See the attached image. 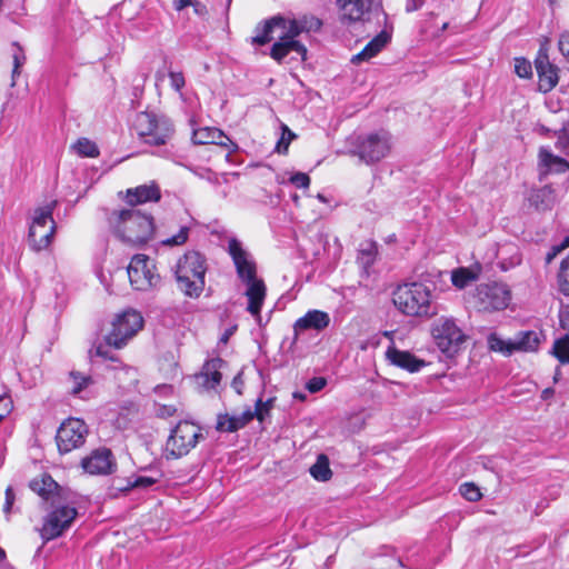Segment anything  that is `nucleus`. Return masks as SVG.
<instances>
[{
  "instance_id": "obj_1",
  "label": "nucleus",
  "mask_w": 569,
  "mask_h": 569,
  "mask_svg": "<svg viewBox=\"0 0 569 569\" xmlns=\"http://www.w3.org/2000/svg\"><path fill=\"white\" fill-rule=\"evenodd\" d=\"M109 223L116 237L131 247L147 243L154 230L153 218L134 208L113 211Z\"/></svg>"
},
{
  "instance_id": "obj_2",
  "label": "nucleus",
  "mask_w": 569,
  "mask_h": 569,
  "mask_svg": "<svg viewBox=\"0 0 569 569\" xmlns=\"http://www.w3.org/2000/svg\"><path fill=\"white\" fill-rule=\"evenodd\" d=\"M395 307L406 316L431 318L438 313L433 290L422 282H409L392 292Z\"/></svg>"
},
{
  "instance_id": "obj_3",
  "label": "nucleus",
  "mask_w": 569,
  "mask_h": 569,
  "mask_svg": "<svg viewBox=\"0 0 569 569\" xmlns=\"http://www.w3.org/2000/svg\"><path fill=\"white\" fill-rule=\"evenodd\" d=\"M321 26V20L315 17L301 20L287 19V33L286 36H279V41L272 44L270 57L278 63H281L290 52H296L302 60H306L307 48L297 40V37L302 32L318 31Z\"/></svg>"
},
{
  "instance_id": "obj_4",
  "label": "nucleus",
  "mask_w": 569,
  "mask_h": 569,
  "mask_svg": "<svg viewBox=\"0 0 569 569\" xmlns=\"http://www.w3.org/2000/svg\"><path fill=\"white\" fill-rule=\"evenodd\" d=\"M206 271V258L200 252H186L174 270L178 288L188 297H199L204 288Z\"/></svg>"
},
{
  "instance_id": "obj_5",
  "label": "nucleus",
  "mask_w": 569,
  "mask_h": 569,
  "mask_svg": "<svg viewBox=\"0 0 569 569\" xmlns=\"http://www.w3.org/2000/svg\"><path fill=\"white\" fill-rule=\"evenodd\" d=\"M133 129L139 140L149 146L166 144L173 134V126L166 118H159L151 112H140L136 116Z\"/></svg>"
},
{
  "instance_id": "obj_6",
  "label": "nucleus",
  "mask_w": 569,
  "mask_h": 569,
  "mask_svg": "<svg viewBox=\"0 0 569 569\" xmlns=\"http://www.w3.org/2000/svg\"><path fill=\"white\" fill-rule=\"evenodd\" d=\"M56 204L57 201L53 200L34 210L28 239L31 248L36 251L47 249L52 241L56 232V222L52 218V212Z\"/></svg>"
},
{
  "instance_id": "obj_7",
  "label": "nucleus",
  "mask_w": 569,
  "mask_h": 569,
  "mask_svg": "<svg viewBox=\"0 0 569 569\" xmlns=\"http://www.w3.org/2000/svg\"><path fill=\"white\" fill-rule=\"evenodd\" d=\"M143 327V318L140 312L136 310H126L117 315L112 322L110 330L104 336V343L107 346L120 349L133 338Z\"/></svg>"
},
{
  "instance_id": "obj_8",
  "label": "nucleus",
  "mask_w": 569,
  "mask_h": 569,
  "mask_svg": "<svg viewBox=\"0 0 569 569\" xmlns=\"http://www.w3.org/2000/svg\"><path fill=\"white\" fill-rule=\"evenodd\" d=\"M391 151V136L387 131L371 132L358 136L355 142L353 156L367 164H373L386 158Z\"/></svg>"
},
{
  "instance_id": "obj_9",
  "label": "nucleus",
  "mask_w": 569,
  "mask_h": 569,
  "mask_svg": "<svg viewBox=\"0 0 569 569\" xmlns=\"http://www.w3.org/2000/svg\"><path fill=\"white\" fill-rule=\"evenodd\" d=\"M203 438L201 429L196 423L180 421L170 432L166 442L167 458H181L190 452L199 439Z\"/></svg>"
},
{
  "instance_id": "obj_10",
  "label": "nucleus",
  "mask_w": 569,
  "mask_h": 569,
  "mask_svg": "<svg viewBox=\"0 0 569 569\" xmlns=\"http://www.w3.org/2000/svg\"><path fill=\"white\" fill-rule=\"evenodd\" d=\"M51 511L43 519L40 536L44 541L53 540L67 531L78 516L74 507L60 502L50 505Z\"/></svg>"
},
{
  "instance_id": "obj_11",
  "label": "nucleus",
  "mask_w": 569,
  "mask_h": 569,
  "mask_svg": "<svg viewBox=\"0 0 569 569\" xmlns=\"http://www.w3.org/2000/svg\"><path fill=\"white\" fill-rule=\"evenodd\" d=\"M542 339V333L535 330L519 331L512 339L503 340L492 333L488 338L489 348L505 356H511L513 352H533L537 351Z\"/></svg>"
},
{
  "instance_id": "obj_12",
  "label": "nucleus",
  "mask_w": 569,
  "mask_h": 569,
  "mask_svg": "<svg viewBox=\"0 0 569 569\" xmlns=\"http://www.w3.org/2000/svg\"><path fill=\"white\" fill-rule=\"evenodd\" d=\"M432 337L441 352L452 357L466 340L462 330L451 318H439L432 326Z\"/></svg>"
},
{
  "instance_id": "obj_13",
  "label": "nucleus",
  "mask_w": 569,
  "mask_h": 569,
  "mask_svg": "<svg viewBox=\"0 0 569 569\" xmlns=\"http://www.w3.org/2000/svg\"><path fill=\"white\" fill-rule=\"evenodd\" d=\"M511 291L506 283L491 282L477 287L476 302L482 311H499L509 306Z\"/></svg>"
},
{
  "instance_id": "obj_14",
  "label": "nucleus",
  "mask_w": 569,
  "mask_h": 569,
  "mask_svg": "<svg viewBox=\"0 0 569 569\" xmlns=\"http://www.w3.org/2000/svg\"><path fill=\"white\" fill-rule=\"evenodd\" d=\"M88 436V427L83 420L69 418L64 420L56 435L58 450L61 455L82 447Z\"/></svg>"
},
{
  "instance_id": "obj_15",
  "label": "nucleus",
  "mask_w": 569,
  "mask_h": 569,
  "mask_svg": "<svg viewBox=\"0 0 569 569\" xmlns=\"http://www.w3.org/2000/svg\"><path fill=\"white\" fill-rule=\"evenodd\" d=\"M128 277L136 290H148L159 282L152 260L146 254H136L128 266Z\"/></svg>"
},
{
  "instance_id": "obj_16",
  "label": "nucleus",
  "mask_w": 569,
  "mask_h": 569,
  "mask_svg": "<svg viewBox=\"0 0 569 569\" xmlns=\"http://www.w3.org/2000/svg\"><path fill=\"white\" fill-rule=\"evenodd\" d=\"M228 252L232 258L237 274L242 282L257 278V264L251 254L242 248L241 242L231 238L228 243Z\"/></svg>"
},
{
  "instance_id": "obj_17",
  "label": "nucleus",
  "mask_w": 569,
  "mask_h": 569,
  "mask_svg": "<svg viewBox=\"0 0 569 569\" xmlns=\"http://www.w3.org/2000/svg\"><path fill=\"white\" fill-rule=\"evenodd\" d=\"M29 488L50 505L67 502V490L47 472L33 478L29 482Z\"/></svg>"
},
{
  "instance_id": "obj_18",
  "label": "nucleus",
  "mask_w": 569,
  "mask_h": 569,
  "mask_svg": "<svg viewBox=\"0 0 569 569\" xmlns=\"http://www.w3.org/2000/svg\"><path fill=\"white\" fill-rule=\"evenodd\" d=\"M81 467L90 475H109L113 471L116 462L110 449L99 448L81 460Z\"/></svg>"
},
{
  "instance_id": "obj_19",
  "label": "nucleus",
  "mask_w": 569,
  "mask_h": 569,
  "mask_svg": "<svg viewBox=\"0 0 569 569\" xmlns=\"http://www.w3.org/2000/svg\"><path fill=\"white\" fill-rule=\"evenodd\" d=\"M535 67L539 78L540 91L549 92L558 83V68L549 60L547 50L541 48L535 59Z\"/></svg>"
},
{
  "instance_id": "obj_20",
  "label": "nucleus",
  "mask_w": 569,
  "mask_h": 569,
  "mask_svg": "<svg viewBox=\"0 0 569 569\" xmlns=\"http://www.w3.org/2000/svg\"><path fill=\"white\" fill-rule=\"evenodd\" d=\"M278 32L279 36H286L287 19L280 16L272 17L263 22H260L254 28V36L251 38V43L257 46H264L273 39V33Z\"/></svg>"
},
{
  "instance_id": "obj_21",
  "label": "nucleus",
  "mask_w": 569,
  "mask_h": 569,
  "mask_svg": "<svg viewBox=\"0 0 569 569\" xmlns=\"http://www.w3.org/2000/svg\"><path fill=\"white\" fill-rule=\"evenodd\" d=\"M194 144H217L224 148L229 153L237 150L238 146L218 128L203 127L192 132Z\"/></svg>"
},
{
  "instance_id": "obj_22",
  "label": "nucleus",
  "mask_w": 569,
  "mask_h": 569,
  "mask_svg": "<svg viewBox=\"0 0 569 569\" xmlns=\"http://www.w3.org/2000/svg\"><path fill=\"white\" fill-rule=\"evenodd\" d=\"M569 169V162L555 156L547 148L539 150V180L542 181L549 173H562Z\"/></svg>"
},
{
  "instance_id": "obj_23",
  "label": "nucleus",
  "mask_w": 569,
  "mask_h": 569,
  "mask_svg": "<svg viewBox=\"0 0 569 569\" xmlns=\"http://www.w3.org/2000/svg\"><path fill=\"white\" fill-rule=\"evenodd\" d=\"M386 358L391 365L409 372H418L426 365L425 360L417 358L409 351L399 350L396 347H389L387 349Z\"/></svg>"
},
{
  "instance_id": "obj_24",
  "label": "nucleus",
  "mask_w": 569,
  "mask_h": 569,
  "mask_svg": "<svg viewBox=\"0 0 569 569\" xmlns=\"http://www.w3.org/2000/svg\"><path fill=\"white\" fill-rule=\"evenodd\" d=\"M67 383L69 395L80 399H90L92 397L91 388L94 385V380L90 375L72 370L68 375Z\"/></svg>"
},
{
  "instance_id": "obj_25",
  "label": "nucleus",
  "mask_w": 569,
  "mask_h": 569,
  "mask_svg": "<svg viewBox=\"0 0 569 569\" xmlns=\"http://www.w3.org/2000/svg\"><path fill=\"white\" fill-rule=\"evenodd\" d=\"M223 363V360L220 358L208 360L203 365L201 372L196 376L198 383L207 390L214 389L219 386L222 378L220 369Z\"/></svg>"
},
{
  "instance_id": "obj_26",
  "label": "nucleus",
  "mask_w": 569,
  "mask_h": 569,
  "mask_svg": "<svg viewBox=\"0 0 569 569\" xmlns=\"http://www.w3.org/2000/svg\"><path fill=\"white\" fill-rule=\"evenodd\" d=\"M247 290L244 292L248 298L247 310L252 316H260V311L266 298V284L262 279L254 278L252 281H246Z\"/></svg>"
},
{
  "instance_id": "obj_27",
  "label": "nucleus",
  "mask_w": 569,
  "mask_h": 569,
  "mask_svg": "<svg viewBox=\"0 0 569 569\" xmlns=\"http://www.w3.org/2000/svg\"><path fill=\"white\" fill-rule=\"evenodd\" d=\"M330 323V317L327 312L320 310H309L303 317L299 318L293 329L296 335L305 330H317L321 331L326 329Z\"/></svg>"
},
{
  "instance_id": "obj_28",
  "label": "nucleus",
  "mask_w": 569,
  "mask_h": 569,
  "mask_svg": "<svg viewBox=\"0 0 569 569\" xmlns=\"http://www.w3.org/2000/svg\"><path fill=\"white\" fill-rule=\"evenodd\" d=\"M161 198L160 189L156 183L142 184L127 190L126 200L131 207H136L149 201H159Z\"/></svg>"
},
{
  "instance_id": "obj_29",
  "label": "nucleus",
  "mask_w": 569,
  "mask_h": 569,
  "mask_svg": "<svg viewBox=\"0 0 569 569\" xmlns=\"http://www.w3.org/2000/svg\"><path fill=\"white\" fill-rule=\"evenodd\" d=\"M527 199L537 211L551 210L557 202L556 192L549 184L531 189Z\"/></svg>"
},
{
  "instance_id": "obj_30",
  "label": "nucleus",
  "mask_w": 569,
  "mask_h": 569,
  "mask_svg": "<svg viewBox=\"0 0 569 569\" xmlns=\"http://www.w3.org/2000/svg\"><path fill=\"white\" fill-rule=\"evenodd\" d=\"M337 2L343 12V20L358 21L370 10L373 0H338Z\"/></svg>"
},
{
  "instance_id": "obj_31",
  "label": "nucleus",
  "mask_w": 569,
  "mask_h": 569,
  "mask_svg": "<svg viewBox=\"0 0 569 569\" xmlns=\"http://www.w3.org/2000/svg\"><path fill=\"white\" fill-rule=\"evenodd\" d=\"M390 39L391 36L389 32L385 30L381 31L370 42H368L359 53L352 57L351 62L360 63L362 61H368L369 59L377 56L382 50V48L387 46Z\"/></svg>"
},
{
  "instance_id": "obj_32",
  "label": "nucleus",
  "mask_w": 569,
  "mask_h": 569,
  "mask_svg": "<svg viewBox=\"0 0 569 569\" xmlns=\"http://www.w3.org/2000/svg\"><path fill=\"white\" fill-rule=\"evenodd\" d=\"M378 253V246L372 240H367L360 243V248L358 250V261L363 268L371 267Z\"/></svg>"
},
{
  "instance_id": "obj_33",
  "label": "nucleus",
  "mask_w": 569,
  "mask_h": 569,
  "mask_svg": "<svg viewBox=\"0 0 569 569\" xmlns=\"http://www.w3.org/2000/svg\"><path fill=\"white\" fill-rule=\"evenodd\" d=\"M310 475L318 481H328L332 477L329 459L326 455H319L317 461L310 467Z\"/></svg>"
},
{
  "instance_id": "obj_34",
  "label": "nucleus",
  "mask_w": 569,
  "mask_h": 569,
  "mask_svg": "<svg viewBox=\"0 0 569 569\" xmlns=\"http://www.w3.org/2000/svg\"><path fill=\"white\" fill-rule=\"evenodd\" d=\"M216 429L220 432H236L240 430L241 421L239 415H218Z\"/></svg>"
},
{
  "instance_id": "obj_35",
  "label": "nucleus",
  "mask_w": 569,
  "mask_h": 569,
  "mask_svg": "<svg viewBox=\"0 0 569 569\" xmlns=\"http://www.w3.org/2000/svg\"><path fill=\"white\" fill-rule=\"evenodd\" d=\"M12 59H13V68L11 73V87L16 86V80L21 73V68L26 63V54L23 49L18 42L12 43Z\"/></svg>"
},
{
  "instance_id": "obj_36",
  "label": "nucleus",
  "mask_w": 569,
  "mask_h": 569,
  "mask_svg": "<svg viewBox=\"0 0 569 569\" xmlns=\"http://www.w3.org/2000/svg\"><path fill=\"white\" fill-rule=\"evenodd\" d=\"M479 273L468 268H459L452 271L451 280L453 286L459 289L465 288L470 282L478 279Z\"/></svg>"
},
{
  "instance_id": "obj_37",
  "label": "nucleus",
  "mask_w": 569,
  "mask_h": 569,
  "mask_svg": "<svg viewBox=\"0 0 569 569\" xmlns=\"http://www.w3.org/2000/svg\"><path fill=\"white\" fill-rule=\"evenodd\" d=\"M72 148L81 157L96 158L99 156V149L97 144L87 138L78 139Z\"/></svg>"
},
{
  "instance_id": "obj_38",
  "label": "nucleus",
  "mask_w": 569,
  "mask_h": 569,
  "mask_svg": "<svg viewBox=\"0 0 569 569\" xmlns=\"http://www.w3.org/2000/svg\"><path fill=\"white\" fill-rule=\"evenodd\" d=\"M553 356L561 362V363H569V336L566 335L565 337L557 339L553 343L552 348Z\"/></svg>"
},
{
  "instance_id": "obj_39",
  "label": "nucleus",
  "mask_w": 569,
  "mask_h": 569,
  "mask_svg": "<svg viewBox=\"0 0 569 569\" xmlns=\"http://www.w3.org/2000/svg\"><path fill=\"white\" fill-rule=\"evenodd\" d=\"M189 6L192 7L194 13L199 17H206L208 14L207 6L199 0H174L173 1V8L177 11H181Z\"/></svg>"
},
{
  "instance_id": "obj_40",
  "label": "nucleus",
  "mask_w": 569,
  "mask_h": 569,
  "mask_svg": "<svg viewBox=\"0 0 569 569\" xmlns=\"http://www.w3.org/2000/svg\"><path fill=\"white\" fill-rule=\"evenodd\" d=\"M157 482L156 478L147 477V476H133L128 479V483L126 487H119L121 490H128L131 488H149Z\"/></svg>"
},
{
  "instance_id": "obj_41",
  "label": "nucleus",
  "mask_w": 569,
  "mask_h": 569,
  "mask_svg": "<svg viewBox=\"0 0 569 569\" xmlns=\"http://www.w3.org/2000/svg\"><path fill=\"white\" fill-rule=\"evenodd\" d=\"M558 280L560 291L565 296H569V256L561 262Z\"/></svg>"
},
{
  "instance_id": "obj_42",
  "label": "nucleus",
  "mask_w": 569,
  "mask_h": 569,
  "mask_svg": "<svg viewBox=\"0 0 569 569\" xmlns=\"http://www.w3.org/2000/svg\"><path fill=\"white\" fill-rule=\"evenodd\" d=\"M296 138V134L287 127L282 126V134L278 140L274 150L278 153H286L288 151L290 142Z\"/></svg>"
},
{
  "instance_id": "obj_43",
  "label": "nucleus",
  "mask_w": 569,
  "mask_h": 569,
  "mask_svg": "<svg viewBox=\"0 0 569 569\" xmlns=\"http://www.w3.org/2000/svg\"><path fill=\"white\" fill-rule=\"evenodd\" d=\"M459 491L465 499L471 502H476L482 497L479 488L471 482L462 483L459 488Z\"/></svg>"
},
{
  "instance_id": "obj_44",
  "label": "nucleus",
  "mask_w": 569,
  "mask_h": 569,
  "mask_svg": "<svg viewBox=\"0 0 569 569\" xmlns=\"http://www.w3.org/2000/svg\"><path fill=\"white\" fill-rule=\"evenodd\" d=\"M515 72L518 77L527 79L532 74V67L529 60L525 58L515 59Z\"/></svg>"
},
{
  "instance_id": "obj_45",
  "label": "nucleus",
  "mask_w": 569,
  "mask_h": 569,
  "mask_svg": "<svg viewBox=\"0 0 569 569\" xmlns=\"http://www.w3.org/2000/svg\"><path fill=\"white\" fill-rule=\"evenodd\" d=\"M521 253L516 247L510 248V257L509 259H502L500 261V267L502 270H509L516 266H519L521 263Z\"/></svg>"
},
{
  "instance_id": "obj_46",
  "label": "nucleus",
  "mask_w": 569,
  "mask_h": 569,
  "mask_svg": "<svg viewBox=\"0 0 569 569\" xmlns=\"http://www.w3.org/2000/svg\"><path fill=\"white\" fill-rule=\"evenodd\" d=\"M188 237H189V228L181 227L177 234H174L170 238H167L166 240L162 241V243L166 246H170V247L181 246V244L186 243V241L188 240Z\"/></svg>"
},
{
  "instance_id": "obj_47",
  "label": "nucleus",
  "mask_w": 569,
  "mask_h": 569,
  "mask_svg": "<svg viewBox=\"0 0 569 569\" xmlns=\"http://www.w3.org/2000/svg\"><path fill=\"white\" fill-rule=\"evenodd\" d=\"M107 347L108 346L107 345L104 346L103 343H99V345L94 346L89 351L90 358L92 359L96 356V357L103 358L106 360L118 361V358L116 356H113L112 353H110V351L107 349Z\"/></svg>"
},
{
  "instance_id": "obj_48",
  "label": "nucleus",
  "mask_w": 569,
  "mask_h": 569,
  "mask_svg": "<svg viewBox=\"0 0 569 569\" xmlns=\"http://www.w3.org/2000/svg\"><path fill=\"white\" fill-rule=\"evenodd\" d=\"M241 421V429L246 427L252 419L257 418L261 421V409L254 408V410L247 409L239 415Z\"/></svg>"
},
{
  "instance_id": "obj_49",
  "label": "nucleus",
  "mask_w": 569,
  "mask_h": 569,
  "mask_svg": "<svg viewBox=\"0 0 569 569\" xmlns=\"http://www.w3.org/2000/svg\"><path fill=\"white\" fill-rule=\"evenodd\" d=\"M326 385L327 380L323 377H313L307 382L306 388L309 392L316 393L322 390Z\"/></svg>"
},
{
  "instance_id": "obj_50",
  "label": "nucleus",
  "mask_w": 569,
  "mask_h": 569,
  "mask_svg": "<svg viewBox=\"0 0 569 569\" xmlns=\"http://www.w3.org/2000/svg\"><path fill=\"white\" fill-rule=\"evenodd\" d=\"M290 182L297 188H308L310 184V178L307 173L297 172L290 177Z\"/></svg>"
},
{
  "instance_id": "obj_51",
  "label": "nucleus",
  "mask_w": 569,
  "mask_h": 569,
  "mask_svg": "<svg viewBox=\"0 0 569 569\" xmlns=\"http://www.w3.org/2000/svg\"><path fill=\"white\" fill-rule=\"evenodd\" d=\"M569 246V237H567L561 244L553 246L546 254V264L551 263V261L566 248Z\"/></svg>"
},
{
  "instance_id": "obj_52",
  "label": "nucleus",
  "mask_w": 569,
  "mask_h": 569,
  "mask_svg": "<svg viewBox=\"0 0 569 569\" xmlns=\"http://www.w3.org/2000/svg\"><path fill=\"white\" fill-rule=\"evenodd\" d=\"M12 409V400L9 396H0V420L10 413Z\"/></svg>"
},
{
  "instance_id": "obj_53",
  "label": "nucleus",
  "mask_w": 569,
  "mask_h": 569,
  "mask_svg": "<svg viewBox=\"0 0 569 569\" xmlns=\"http://www.w3.org/2000/svg\"><path fill=\"white\" fill-rule=\"evenodd\" d=\"M170 84L176 91H180L184 87V77L181 72H170Z\"/></svg>"
},
{
  "instance_id": "obj_54",
  "label": "nucleus",
  "mask_w": 569,
  "mask_h": 569,
  "mask_svg": "<svg viewBox=\"0 0 569 569\" xmlns=\"http://www.w3.org/2000/svg\"><path fill=\"white\" fill-rule=\"evenodd\" d=\"M14 499H16L14 491H13L12 487L9 486L6 489V501H4V505H3V512L6 515L10 513L11 508H12L13 502H14Z\"/></svg>"
},
{
  "instance_id": "obj_55",
  "label": "nucleus",
  "mask_w": 569,
  "mask_h": 569,
  "mask_svg": "<svg viewBox=\"0 0 569 569\" xmlns=\"http://www.w3.org/2000/svg\"><path fill=\"white\" fill-rule=\"evenodd\" d=\"M558 47L563 57L569 61V33H562L560 36Z\"/></svg>"
},
{
  "instance_id": "obj_56",
  "label": "nucleus",
  "mask_w": 569,
  "mask_h": 569,
  "mask_svg": "<svg viewBox=\"0 0 569 569\" xmlns=\"http://www.w3.org/2000/svg\"><path fill=\"white\" fill-rule=\"evenodd\" d=\"M272 402L273 400L272 399H268L267 401H262L261 398H259L257 401H256V406L254 408H259L261 409V421H263L264 419V416L269 413V411L271 410L272 408Z\"/></svg>"
},
{
  "instance_id": "obj_57",
  "label": "nucleus",
  "mask_w": 569,
  "mask_h": 569,
  "mask_svg": "<svg viewBox=\"0 0 569 569\" xmlns=\"http://www.w3.org/2000/svg\"><path fill=\"white\" fill-rule=\"evenodd\" d=\"M176 413V408L173 406L163 405L157 411V415L161 418H168Z\"/></svg>"
},
{
  "instance_id": "obj_58",
  "label": "nucleus",
  "mask_w": 569,
  "mask_h": 569,
  "mask_svg": "<svg viewBox=\"0 0 569 569\" xmlns=\"http://www.w3.org/2000/svg\"><path fill=\"white\" fill-rule=\"evenodd\" d=\"M559 318L561 327L569 331V305L560 311Z\"/></svg>"
},
{
  "instance_id": "obj_59",
  "label": "nucleus",
  "mask_w": 569,
  "mask_h": 569,
  "mask_svg": "<svg viewBox=\"0 0 569 569\" xmlns=\"http://www.w3.org/2000/svg\"><path fill=\"white\" fill-rule=\"evenodd\" d=\"M421 1L418 0H407L406 10L408 12L416 11L421 7Z\"/></svg>"
},
{
  "instance_id": "obj_60",
  "label": "nucleus",
  "mask_w": 569,
  "mask_h": 569,
  "mask_svg": "<svg viewBox=\"0 0 569 569\" xmlns=\"http://www.w3.org/2000/svg\"><path fill=\"white\" fill-rule=\"evenodd\" d=\"M243 386V380L241 378V373L237 375L232 380V387L236 389V391L240 395L241 393V387Z\"/></svg>"
},
{
  "instance_id": "obj_61",
  "label": "nucleus",
  "mask_w": 569,
  "mask_h": 569,
  "mask_svg": "<svg viewBox=\"0 0 569 569\" xmlns=\"http://www.w3.org/2000/svg\"><path fill=\"white\" fill-rule=\"evenodd\" d=\"M236 328H229L224 331V333L221 336L220 338V341L223 342V343H227V341L229 340V338L233 335Z\"/></svg>"
},
{
  "instance_id": "obj_62",
  "label": "nucleus",
  "mask_w": 569,
  "mask_h": 569,
  "mask_svg": "<svg viewBox=\"0 0 569 569\" xmlns=\"http://www.w3.org/2000/svg\"><path fill=\"white\" fill-rule=\"evenodd\" d=\"M553 393V389L551 388H547L542 391V398L543 399H547L548 397H550L551 395Z\"/></svg>"
},
{
  "instance_id": "obj_63",
  "label": "nucleus",
  "mask_w": 569,
  "mask_h": 569,
  "mask_svg": "<svg viewBox=\"0 0 569 569\" xmlns=\"http://www.w3.org/2000/svg\"><path fill=\"white\" fill-rule=\"evenodd\" d=\"M6 560V551L0 548V563L3 562Z\"/></svg>"
},
{
  "instance_id": "obj_64",
  "label": "nucleus",
  "mask_w": 569,
  "mask_h": 569,
  "mask_svg": "<svg viewBox=\"0 0 569 569\" xmlns=\"http://www.w3.org/2000/svg\"><path fill=\"white\" fill-rule=\"evenodd\" d=\"M318 198L322 201L325 200V198L321 194H319Z\"/></svg>"
}]
</instances>
